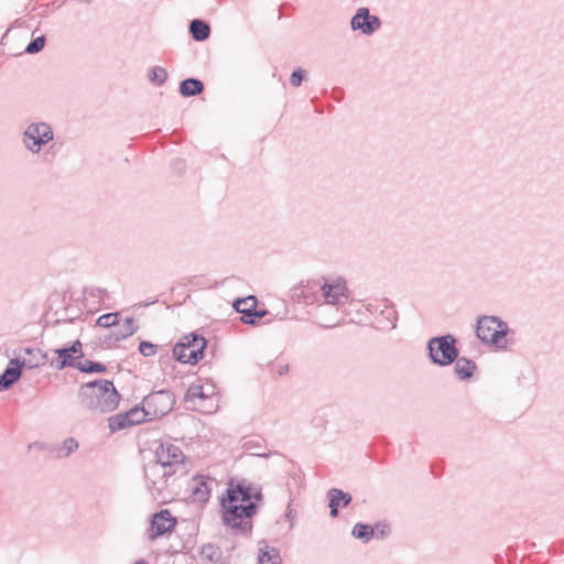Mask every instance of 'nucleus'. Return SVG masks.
<instances>
[{
    "instance_id": "1",
    "label": "nucleus",
    "mask_w": 564,
    "mask_h": 564,
    "mask_svg": "<svg viewBox=\"0 0 564 564\" xmlns=\"http://www.w3.org/2000/svg\"><path fill=\"white\" fill-rule=\"evenodd\" d=\"M185 454L175 444L171 442H158L154 448V460L144 467L147 480L152 482L154 489L161 494L164 488L159 486L160 481L164 482L167 478L184 469Z\"/></svg>"
},
{
    "instance_id": "2",
    "label": "nucleus",
    "mask_w": 564,
    "mask_h": 564,
    "mask_svg": "<svg viewBox=\"0 0 564 564\" xmlns=\"http://www.w3.org/2000/svg\"><path fill=\"white\" fill-rule=\"evenodd\" d=\"M263 496H220L224 525L241 533L252 529L251 518L257 513Z\"/></svg>"
},
{
    "instance_id": "3",
    "label": "nucleus",
    "mask_w": 564,
    "mask_h": 564,
    "mask_svg": "<svg viewBox=\"0 0 564 564\" xmlns=\"http://www.w3.org/2000/svg\"><path fill=\"white\" fill-rule=\"evenodd\" d=\"M78 399L91 412L109 413L118 408L121 397L112 381L97 379L79 387Z\"/></svg>"
},
{
    "instance_id": "4",
    "label": "nucleus",
    "mask_w": 564,
    "mask_h": 564,
    "mask_svg": "<svg viewBox=\"0 0 564 564\" xmlns=\"http://www.w3.org/2000/svg\"><path fill=\"white\" fill-rule=\"evenodd\" d=\"M261 494L262 488L248 479L232 478L219 481L208 475H197L192 479L191 494Z\"/></svg>"
},
{
    "instance_id": "5",
    "label": "nucleus",
    "mask_w": 564,
    "mask_h": 564,
    "mask_svg": "<svg viewBox=\"0 0 564 564\" xmlns=\"http://www.w3.org/2000/svg\"><path fill=\"white\" fill-rule=\"evenodd\" d=\"M509 333V326L497 316H481L477 321L476 335L482 343L490 344L497 348H506L505 337Z\"/></svg>"
},
{
    "instance_id": "6",
    "label": "nucleus",
    "mask_w": 564,
    "mask_h": 564,
    "mask_svg": "<svg viewBox=\"0 0 564 564\" xmlns=\"http://www.w3.org/2000/svg\"><path fill=\"white\" fill-rule=\"evenodd\" d=\"M426 348L432 364L440 367L452 365L459 355L456 338L451 334L432 337Z\"/></svg>"
},
{
    "instance_id": "7",
    "label": "nucleus",
    "mask_w": 564,
    "mask_h": 564,
    "mask_svg": "<svg viewBox=\"0 0 564 564\" xmlns=\"http://www.w3.org/2000/svg\"><path fill=\"white\" fill-rule=\"evenodd\" d=\"M207 340L196 334L191 333L183 336L173 347V358L182 364L195 365L204 358Z\"/></svg>"
},
{
    "instance_id": "8",
    "label": "nucleus",
    "mask_w": 564,
    "mask_h": 564,
    "mask_svg": "<svg viewBox=\"0 0 564 564\" xmlns=\"http://www.w3.org/2000/svg\"><path fill=\"white\" fill-rule=\"evenodd\" d=\"M54 139L52 127L44 121L29 123L22 132V144L32 154L41 152L42 148Z\"/></svg>"
},
{
    "instance_id": "9",
    "label": "nucleus",
    "mask_w": 564,
    "mask_h": 564,
    "mask_svg": "<svg viewBox=\"0 0 564 564\" xmlns=\"http://www.w3.org/2000/svg\"><path fill=\"white\" fill-rule=\"evenodd\" d=\"M319 290L321 297L327 305L339 307L351 299L347 281L343 276L323 278Z\"/></svg>"
},
{
    "instance_id": "10",
    "label": "nucleus",
    "mask_w": 564,
    "mask_h": 564,
    "mask_svg": "<svg viewBox=\"0 0 564 564\" xmlns=\"http://www.w3.org/2000/svg\"><path fill=\"white\" fill-rule=\"evenodd\" d=\"M174 403V395L169 390L153 391L142 401L151 421L166 415L173 409Z\"/></svg>"
},
{
    "instance_id": "11",
    "label": "nucleus",
    "mask_w": 564,
    "mask_h": 564,
    "mask_svg": "<svg viewBox=\"0 0 564 564\" xmlns=\"http://www.w3.org/2000/svg\"><path fill=\"white\" fill-rule=\"evenodd\" d=\"M54 352L57 357L50 360V366L55 370H63L69 367L75 369V365L79 364V360L84 357L83 345L79 339L56 348Z\"/></svg>"
},
{
    "instance_id": "12",
    "label": "nucleus",
    "mask_w": 564,
    "mask_h": 564,
    "mask_svg": "<svg viewBox=\"0 0 564 564\" xmlns=\"http://www.w3.org/2000/svg\"><path fill=\"white\" fill-rule=\"evenodd\" d=\"M258 300L254 295L238 297L234 301V308L241 314V322L248 325H257L268 314L267 310H257Z\"/></svg>"
},
{
    "instance_id": "13",
    "label": "nucleus",
    "mask_w": 564,
    "mask_h": 564,
    "mask_svg": "<svg viewBox=\"0 0 564 564\" xmlns=\"http://www.w3.org/2000/svg\"><path fill=\"white\" fill-rule=\"evenodd\" d=\"M35 360H21L20 357L11 359L0 375V392L9 390L22 376V369H34Z\"/></svg>"
},
{
    "instance_id": "14",
    "label": "nucleus",
    "mask_w": 564,
    "mask_h": 564,
    "mask_svg": "<svg viewBox=\"0 0 564 564\" xmlns=\"http://www.w3.org/2000/svg\"><path fill=\"white\" fill-rule=\"evenodd\" d=\"M176 519L172 517L167 509H161L155 512L150 520V528L148 535L150 540H155L166 533L174 531L176 527Z\"/></svg>"
},
{
    "instance_id": "15",
    "label": "nucleus",
    "mask_w": 564,
    "mask_h": 564,
    "mask_svg": "<svg viewBox=\"0 0 564 564\" xmlns=\"http://www.w3.org/2000/svg\"><path fill=\"white\" fill-rule=\"evenodd\" d=\"M381 26L379 17L370 13L368 8L361 7L352 15L350 28L352 31H360L364 35L373 34Z\"/></svg>"
},
{
    "instance_id": "16",
    "label": "nucleus",
    "mask_w": 564,
    "mask_h": 564,
    "mask_svg": "<svg viewBox=\"0 0 564 564\" xmlns=\"http://www.w3.org/2000/svg\"><path fill=\"white\" fill-rule=\"evenodd\" d=\"M138 325L135 324V321L133 317H127L122 324H118V326H113V329H111L102 339V343L107 345L108 347H111L119 343L120 340H123L130 336H132L138 330Z\"/></svg>"
},
{
    "instance_id": "17",
    "label": "nucleus",
    "mask_w": 564,
    "mask_h": 564,
    "mask_svg": "<svg viewBox=\"0 0 564 564\" xmlns=\"http://www.w3.org/2000/svg\"><path fill=\"white\" fill-rule=\"evenodd\" d=\"M454 372L460 380H469L474 372L477 369V366L474 360L468 359L466 357H457V359L454 361Z\"/></svg>"
},
{
    "instance_id": "18",
    "label": "nucleus",
    "mask_w": 564,
    "mask_h": 564,
    "mask_svg": "<svg viewBox=\"0 0 564 564\" xmlns=\"http://www.w3.org/2000/svg\"><path fill=\"white\" fill-rule=\"evenodd\" d=\"M253 455L264 458L273 457L272 466L280 468L284 473H291L295 468L293 460L288 459L284 455L278 452L254 453Z\"/></svg>"
},
{
    "instance_id": "19",
    "label": "nucleus",
    "mask_w": 564,
    "mask_h": 564,
    "mask_svg": "<svg viewBox=\"0 0 564 564\" xmlns=\"http://www.w3.org/2000/svg\"><path fill=\"white\" fill-rule=\"evenodd\" d=\"M189 34L193 40L203 42L210 35L209 24L200 19H194L189 22Z\"/></svg>"
},
{
    "instance_id": "20",
    "label": "nucleus",
    "mask_w": 564,
    "mask_h": 564,
    "mask_svg": "<svg viewBox=\"0 0 564 564\" xmlns=\"http://www.w3.org/2000/svg\"><path fill=\"white\" fill-rule=\"evenodd\" d=\"M204 91V83L194 77L186 78L180 83V94L183 97H193Z\"/></svg>"
},
{
    "instance_id": "21",
    "label": "nucleus",
    "mask_w": 564,
    "mask_h": 564,
    "mask_svg": "<svg viewBox=\"0 0 564 564\" xmlns=\"http://www.w3.org/2000/svg\"><path fill=\"white\" fill-rule=\"evenodd\" d=\"M17 357H20L21 360H35L37 365L34 366V368H37L40 366L45 365L46 362H50L48 354L43 352L39 348L25 347L20 350Z\"/></svg>"
},
{
    "instance_id": "22",
    "label": "nucleus",
    "mask_w": 564,
    "mask_h": 564,
    "mask_svg": "<svg viewBox=\"0 0 564 564\" xmlns=\"http://www.w3.org/2000/svg\"><path fill=\"white\" fill-rule=\"evenodd\" d=\"M79 447L77 440L67 437L61 445H55L51 451L56 453L57 458H66L76 452Z\"/></svg>"
},
{
    "instance_id": "23",
    "label": "nucleus",
    "mask_w": 564,
    "mask_h": 564,
    "mask_svg": "<svg viewBox=\"0 0 564 564\" xmlns=\"http://www.w3.org/2000/svg\"><path fill=\"white\" fill-rule=\"evenodd\" d=\"M200 556L204 561L210 564H218L223 558V551L219 546L213 543H207L202 546Z\"/></svg>"
},
{
    "instance_id": "24",
    "label": "nucleus",
    "mask_w": 564,
    "mask_h": 564,
    "mask_svg": "<svg viewBox=\"0 0 564 564\" xmlns=\"http://www.w3.org/2000/svg\"><path fill=\"white\" fill-rule=\"evenodd\" d=\"M351 534L355 539L367 543L373 539L376 529L370 524L358 522L354 525Z\"/></svg>"
},
{
    "instance_id": "25",
    "label": "nucleus",
    "mask_w": 564,
    "mask_h": 564,
    "mask_svg": "<svg viewBox=\"0 0 564 564\" xmlns=\"http://www.w3.org/2000/svg\"><path fill=\"white\" fill-rule=\"evenodd\" d=\"M124 413L131 426L141 424L147 421H151L148 411L147 409H144L143 404L141 406L135 405L132 409L126 411Z\"/></svg>"
},
{
    "instance_id": "26",
    "label": "nucleus",
    "mask_w": 564,
    "mask_h": 564,
    "mask_svg": "<svg viewBox=\"0 0 564 564\" xmlns=\"http://www.w3.org/2000/svg\"><path fill=\"white\" fill-rule=\"evenodd\" d=\"M214 387H210L209 389L204 388L203 386L198 384H192L185 394L186 401H195L196 399L199 400H206L212 394H214Z\"/></svg>"
},
{
    "instance_id": "27",
    "label": "nucleus",
    "mask_w": 564,
    "mask_h": 564,
    "mask_svg": "<svg viewBox=\"0 0 564 564\" xmlns=\"http://www.w3.org/2000/svg\"><path fill=\"white\" fill-rule=\"evenodd\" d=\"M398 314L392 307H386L380 313L378 318L379 327L381 329H393L397 326Z\"/></svg>"
},
{
    "instance_id": "28",
    "label": "nucleus",
    "mask_w": 564,
    "mask_h": 564,
    "mask_svg": "<svg viewBox=\"0 0 564 564\" xmlns=\"http://www.w3.org/2000/svg\"><path fill=\"white\" fill-rule=\"evenodd\" d=\"M75 369L84 373H101L106 372L107 367L99 361L80 359L79 364L75 365Z\"/></svg>"
},
{
    "instance_id": "29",
    "label": "nucleus",
    "mask_w": 564,
    "mask_h": 564,
    "mask_svg": "<svg viewBox=\"0 0 564 564\" xmlns=\"http://www.w3.org/2000/svg\"><path fill=\"white\" fill-rule=\"evenodd\" d=\"M258 561L260 564H282L280 552L275 547L270 550H259Z\"/></svg>"
},
{
    "instance_id": "30",
    "label": "nucleus",
    "mask_w": 564,
    "mask_h": 564,
    "mask_svg": "<svg viewBox=\"0 0 564 564\" xmlns=\"http://www.w3.org/2000/svg\"><path fill=\"white\" fill-rule=\"evenodd\" d=\"M128 426H131L124 412L111 415L108 417V427L111 433L121 431Z\"/></svg>"
},
{
    "instance_id": "31",
    "label": "nucleus",
    "mask_w": 564,
    "mask_h": 564,
    "mask_svg": "<svg viewBox=\"0 0 564 564\" xmlns=\"http://www.w3.org/2000/svg\"><path fill=\"white\" fill-rule=\"evenodd\" d=\"M290 475V479L286 482V490L289 494L299 492L303 487L302 475L300 470H295V468L288 473Z\"/></svg>"
},
{
    "instance_id": "32",
    "label": "nucleus",
    "mask_w": 564,
    "mask_h": 564,
    "mask_svg": "<svg viewBox=\"0 0 564 564\" xmlns=\"http://www.w3.org/2000/svg\"><path fill=\"white\" fill-rule=\"evenodd\" d=\"M119 313H106L99 316L96 321V326L110 328L113 326H118L119 324Z\"/></svg>"
},
{
    "instance_id": "33",
    "label": "nucleus",
    "mask_w": 564,
    "mask_h": 564,
    "mask_svg": "<svg viewBox=\"0 0 564 564\" xmlns=\"http://www.w3.org/2000/svg\"><path fill=\"white\" fill-rule=\"evenodd\" d=\"M149 79L156 86H162L167 79V72L161 66H154L149 72Z\"/></svg>"
},
{
    "instance_id": "34",
    "label": "nucleus",
    "mask_w": 564,
    "mask_h": 564,
    "mask_svg": "<svg viewBox=\"0 0 564 564\" xmlns=\"http://www.w3.org/2000/svg\"><path fill=\"white\" fill-rule=\"evenodd\" d=\"M46 37L44 35H40L35 39H33L25 47L24 52L26 54H37L41 52L45 46Z\"/></svg>"
},
{
    "instance_id": "35",
    "label": "nucleus",
    "mask_w": 564,
    "mask_h": 564,
    "mask_svg": "<svg viewBox=\"0 0 564 564\" xmlns=\"http://www.w3.org/2000/svg\"><path fill=\"white\" fill-rule=\"evenodd\" d=\"M138 350L144 357H152L158 351V345H155L151 341H148V340H142L139 344Z\"/></svg>"
},
{
    "instance_id": "36",
    "label": "nucleus",
    "mask_w": 564,
    "mask_h": 564,
    "mask_svg": "<svg viewBox=\"0 0 564 564\" xmlns=\"http://www.w3.org/2000/svg\"><path fill=\"white\" fill-rule=\"evenodd\" d=\"M306 76V72L299 67V68H295L292 74H291V77H290V83L292 86L294 87H300L302 85V82L304 80Z\"/></svg>"
},
{
    "instance_id": "37",
    "label": "nucleus",
    "mask_w": 564,
    "mask_h": 564,
    "mask_svg": "<svg viewBox=\"0 0 564 564\" xmlns=\"http://www.w3.org/2000/svg\"><path fill=\"white\" fill-rule=\"evenodd\" d=\"M376 529V539H384L390 533V527L387 523L378 522L372 525Z\"/></svg>"
},
{
    "instance_id": "38",
    "label": "nucleus",
    "mask_w": 564,
    "mask_h": 564,
    "mask_svg": "<svg viewBox=\"0 0 564 564\" xmlns=\"http://www.w3.org/2000/svg\"><path fill=\"white\" fill-rule=\"evenodd\" d=\"M339 506H340L339 499H335V498H333V496H330L328 507H329V514L332 518H336L338 516Z\"/></svg>"
},
{
    "instance_id": "39",
    "label": "nucleus",
    "mask_w": 564,
    "mask_h": 564,
    "mask_svg": "<svg viewBox=\"0 0 564 564\" xmlns=\"http://www.w3.org/2000/svg\"><path fill=\"white\" fill-rule=\"evenodd\" d=\"M333 498L339 499L343 507H347L352 500V496H333Z\"/></svg>"
},
{
    "instance_id": "40",
    "label": "nucleus",
    "mask_w": 564,
    "mask_h": 564,
    "mask_svg": "<svg viewBox=\"0 0 564 564\" xmlns=\"http://www.w3.org/2000/svg\"><path fill=\"white\" fill-rule=\"evenodd\" d=\"M326 494H346L344 490L341 489H338V488H330L327 490Z\"/></svg>"
},
{
    "instance_id": "41",
    "label": "nucleus",
    "mask_w": 564,
    "mask_h": 564,
    "mask_svg": "<svg viewBox=\"0 0 564 564\" xmlns=\"http://www.w3.org/2000/svg\"><path fill=\"white\" fill-rule=\"evenodd\" d=\"M293 510L291 509L290 505L288 506V512L285 514V517L290 520V522L292 523V520H293Z\"/></svg>"
},
{
    "instance_id": "42",
    "label": "nucleus",
    "mask_w": 564,
    "mask_h": 564,
    "mask_svg": "<svg viewBox=\"0 0 564 564\" xmlns=\"http://www.w3.org/2000/svg\"><path fill=\"white\" fill-rule=\"evenodd\" d=\"M245 446H246L248 449L252 448V446H251V441L246 442V443H245Z\"/></svg>"
},
{
    "instance_id": "43",
    "label": "nucleus",
    "mask_w": 564,
    "mask_h": 564,
    "mask_svg": "<svg viewBox=\"0 0 564 564\" xmlns=\"http://www.w3.org/2000/svg\"><path fill=\"white\" fill-rule=\"evenodd\" d=\"M200 497L204 498V499H199V501H203V502H207V500L209 498V496H200Z\"/></svg>"
},
{
    "instance_id": "44",
    "label": "nucleus",
    "mask_w": 564,
    "mask_h": 564,
    "mask_svg": "<svg viewBox=\"0 0 564 564\" xmlns=\"http://www.w3.org/2000/svg\"><path fill=\"white\" fill-rule=\"evenodd\" d=\"M304 299H305L306 303H308V301H311V297L308 295H306L305 293H304Z\"/></svg>"
},
{
    "instance_id": "45",
    "label": "nucleus",
    "mask_w": 564,
    "mask_h": 564,
    "mask_svg": "<svg viewBox=\"0 0 564 564\" xmlns=\"http://www.w3.org/2000/svg\"><path fill=\"white\" fill-rule=\"evenodd\" d=\"M135 564H149V563H147L143 560H141V561H138Z\"/></svg>"
}]
</instances>
